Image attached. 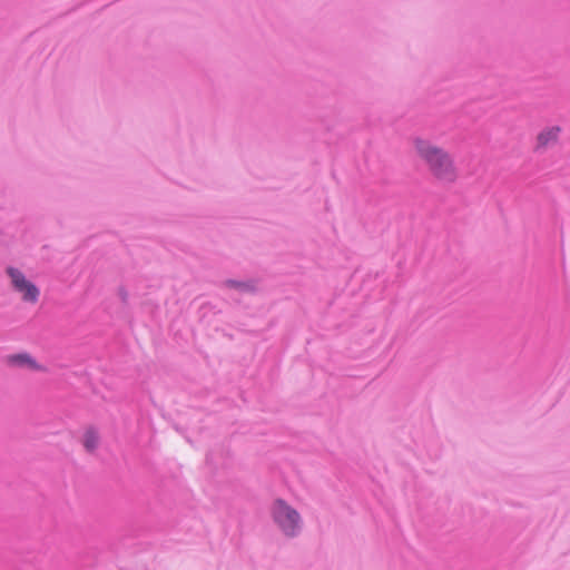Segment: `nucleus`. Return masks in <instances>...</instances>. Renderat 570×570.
<instances>
[{"instance_id":"1","label":"nucleus","mask_w":570,"mask_h":570,"mask_svg":"<svg viewBox=\"0 0 570 570\" xmlns=\"http://www.w3.org/2000/svg\"><path fill=\"white\" fill-rule=\"evenodd\" d=\"M411 146L415 157L435 181L446 185L458 181L460 171L449 150L422 136L413 137Z\"/></svg>"},{"instance_id":"2","label":"nucleus","mask_w":570,"mask_h":570,"mask_svg":"<svg viewBox=\"0 0 570 570\" xmlns=\"http://www.w3.org/2000/svg\"><path fill=\"white\" fill-rule=\"evenodd\" d=\"M272 515L281 530L288 537H294L301 529L299 513L284 500L277 499L272 507Z\"/></svg>"},{"instance_id":"3","label":"nucleus","mask_w":570,"mask_h":570,"mask_svg":"<svg viewBox=\"0 0 570 570\" xmlns=\"http://www.w3.org/2000/svg\"><path fill=\"white\" fill-rule=\"evenodd\" d=\"M6 272L12 288L21 296V299L26 303L36 304L40 296L39 288L20 269L10 266Z\"/></svg>"},{"instance_id":"4","label":"nucleus","mask_w":570,"mask_h":570,"mask_svg":"<svg viewBox=\"0 0 570 570\" xmlns=\"http://www.w3.org/2000/svg\"><path fill=\"white\" fill-rule=\"evenodd\" d=\"M562 128L558 125L541 129L535 136V150H546L559 142Z\"/></svg>"},{"instance_id":"5","label":"nucleus","mask_w":570,"mask_h":570,"mask_svg":"<svg viewBox=\"0 0 570 570\" xmlns=\"http://www.w3.org/2000/svg\"><path fill=\"white\" fill-rule=\"evenodd\" d=\"M6 363L14 368H27L35 372H42L45 367L39 364L29 353L8 355Z\"/></svg>"},{"instance_id":"6","label":"nucleus","mask_w":570,"mask_h":570,"mask_svg":"<svg viewBox=\"0 0 570 570\" xmlns=\"http://www.w3.org/2000/svg\"><path fill=\"white\" fill-rule=\"evenodd\" d=\"M100 442V433L98 429L88 426L82 434L81 443L88 452L97 450Z\"/></svg>"}]
</instances>
